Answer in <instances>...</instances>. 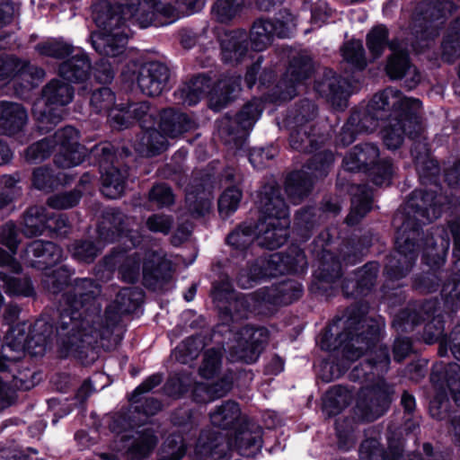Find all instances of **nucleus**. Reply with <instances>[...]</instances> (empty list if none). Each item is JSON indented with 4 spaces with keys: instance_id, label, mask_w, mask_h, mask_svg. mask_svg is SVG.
I'll list each match as a JSON object with an SVG mask.
<instances>
[{
    "instance_id": "nucleus-1",
    "label": "nucleus",
    "mask_w": 460,
    "mask_h": 460,
    "mask_svg": "<svg viewBox=\"0 0 460 460\" xmlns=\"http://www.w3.org/2000/svg\"><path fill=\"white\" fill-rule=\"evenodd\" d=\"M442 213L441 197L432 190H416L407 200L403 212L393 220L397 227L395 252L386 258L385 274L390 280L404 278L411 270L420 250L416 243L421 225L438 218Z\"/></svg>"
},
{
    "instance_id": "nucleus-2",
    "label": "nucleus",
    "mask_w": 460,
    "mask_h": 460,
    "mask_svg": "<svg viewBox=\"0 0 460 460\" xmlns=\"http://www.w3.org/2000/svg\"><path fill=\"white\" fill-rule=\"evenodd\" d=\"M342 332L337 334L335 344L330 340L333 336V326L327 329L321 341V348L325 350H337L341 354V359L336 364L338 373L333 378H338L349 366L359 358L364 352L376 346L379 341L381 326L379 323L363 314L349 313L346 319H339ZM332 379L326 378L329 382Z\"/></svg>"
},
{
    "instance_id": "nucleus-3",
    "label": "nucleus",
    "mask_w": 460,
    "mask_h": 460,
    "mask_svg": "<svg viewBox=\"0 0 460 460\" xmlns=\"http://www.w3.org/2000/svg\"><path fill=\"white\" fill-rule=\"evenodd\" d=\"M53 335V326L45 320H37L33 325L23 322L10 328L6 342L0 349V379H18L14 373L15 363L27 351L33 357L44 355Z\"/></svg>"
},
{
    "instance_id": "nucleus-4",
    "label": "nucleus",
    "mask_w": 460,
    "mask_h": 460,
    "mask_svg": "<svg viewBox=\"0 0 460 460\" xmlns=\"http://www.w3.org/2000/svg\"><path fill=\"white\" fill-rule=\"evenodd\" d=\"M86 278H76L73 281L74 289L62 295L60 320L57 327L62 351L66 357H73L84 363L86 335V293L84 288Z\"/></svg>"
},
{
    "instance_id": "nucleus-5",
    "label": "nucleus",
    "mask_w": 460,
    "mask_h": 460,
    "mask_svg": "<svg viewBox=\"0 0 460 460\" xmlns=\"http://www.w3.org/2000/svg\"><path fill=\"white\" fill-rule=\"evenodd\" d=\"M390 357L388 349L380 346L376 351L371 352L365 363L355 367L349 374L353 380L376 382L360 390V404L370 411L374 418L381 416L387 409L391 401L393 388L388 385L382 376L389 369Z\"/></svg>"
},
{
    "instance_id": "nucleus-6",
    "label": "nucleus",
    "mask_w": 460,
    "mask_h": 460,
    "mask_svg": "<svg viewBox=\"0 0 460 460\" xmlns=\"http://www.w3.org/2000/svg\"><path fill=\"white\" fill-rule=\"evenodd\" d=\"M112 263H119V272L124 281L135 283L140 276L141 263L143 264L144 285L156 289L167 283L172 278V262L165 257L162 250H148L142 256L134 252L129 254L118 252L110 258Z\"/></svg>"
},
{
    "instance_id": "nucleus-7",
    "label": "nucleus",
    "mask_w": 460,
    "mask_h": 460,
    "mask_svg": "<svg viewBox=\"0 0 460 460\" xmlns=\"http://www.w3.org/2000/svg\"><path fill=\"white\" fill-rule=\"evenodd\" d=\"M401 99L398 106L391 111L388 123L381 131L384 145L390 150L400 148L405 137L416 139L422 130L421 102L417 98L407 97L402 92Z\"/></svg>"
},
{
    "instance_id": "nucleus-8",
    "label": "nucleus",
    "mask_w": 460,
    "mask_h": 460,
    "mask_svg": "<svg viewBox=\"0 0 460 460\" xmlns=\"http://www.w3.org/2000/svg\"><path fill=\"white\" fill-rule=\"evenodd\" d=\"M140 298L141 292L137 288L121 289L115 300L114 309H116L117 312H112V305L107 307L105 312V323L100 314L102 305L99 302L94 301L91 305L93 318L92 319V325L88 326V346H93V350L100 348L104 349H108V341L112 334V327L119 320V314L133 312L138 306Z\"/></svg>"
},
{
    "instance_id": "nucleus-9",
    "label": "nucleus",
    "mask_w": 460,
    "mask_h": 460,
    "mask_svg": "<svg viewBox=\"0 0 460 460\" xmlns=\"http://www.w3.org/2000/svg\"><path fill=\"white\" fill-rule=\"evenodd\" d=\"M241 77L237 75L224 76L218 80L212 91V82L205 75H199L184 83L173 93L178 104L192 106L201 98L211 94V102L217 109H221L233 99V95L240 91Z\"/></svg>"
},
{
    "instance_id": "nucleus-10",
    "label": "nucleus",
    "mask_w": 460,
    "mask_h": 460,
    "mask_svg": "<svg viewBox=\"0 0 460 460\" xmlns=\"http://www.w3.org/2000/svg\"><path fill=\"white\" fill-rule=\"evenodd\" d=\"M261 288L247 295L235 294L227 277L213 284L211 296L220 314L232 321L248 318L252 313H260L267 305Z\"/></svg>"
},
{
    "instance_id": "nucleus-11",
    "label": "nucleus",
    "mask_w": 460,
    "mask_h": 460,
    "mask_svg": "<svg viewBox=\"0 0 460 460\" xmlns=\"http://www.w3.org/2000/svg\"><path fill=\"white\" fill-rule=\"evenodd\" d=\"M379 148L372 143L357 145L344 157L343 167L349 172L366 171L374 184L387 186L391 183L394 166L390 160L378 161Z\"/></svg>"
},
{
    "instance_id": "nucleus-12",
    "label": "nucleus",
    "mask_w": 460,
    "mask_h": 460,
    "mask_svg": "<svg viewBox=\"0 0 460 460\" xmlns=\"http://www.w3.org/2000/svg\"><path fill=\"white\" fill-rule=\"evenodd\" d=\"M334 162L330 150H322L313 155L305 169L289 173L285 181V190L293 204L300 203L310 192L313 179L323 177Z\"/></svg>"
},
{
    "instance_id": "nucleus-13",
    "label": "nucleus",
    "mask_w": 460,
    "mask_h": 460,
    "mask_svg": "<svg viewBox=\"0 0 460 460\" xmlns=\"http://www.w3.org/2000/svg\"><path fill=\"white\" fill-rule=\"evenodd\" d=\"M121 76L125 82L136 83L143 94L155 97L167 89L171 72L160 61H147L143 64L132 61L125 66Z\"/></svg>"
},
{
    "instance_id": "nucleus-14",
    "label": "nucleus",
    "mask_w": 460,
    "mask_h": 460,
    "mask_svg": "<svg viewBox=\"0 0 460 460\" xmlns=\"http://www.w3.org/2000/svg\"><path fill=\"white\" fill-rule=\"evenodd\" d=\"M401 102V91L393 87L376 93L365 109L351 113L358 117L355 127L360 133L374 131L379 121L388 118L393 108H396Z\"/></svg>"
},
{
    "instance_id": "nucleus-15",
    "label": "nucleus",
    "mask_w": 460,
    "mask_h": 460,
    "mask_svg": "<svg viewBox=\"0 0 460 460\" xmlns=\"http://www.w3.org/2000/svg\"><path fill=\"white\" fill-rule=\"evenodd\" d=\"M269 338L265 327L246 325L234 333V340L228 345L231 361H242L247 364L255 362L261 353Z\"/></svg>"
},
{
    "instance_id": "nucleus-16",
    "label": "nucleus",
    "mask_w": 460,
    "mask_h": 460,
    "mask_svg": "<svg viewBox=\"0 0 460 460\" xmlns=\"http://www.w3.org/2000/svg\"><path fill=\"white\" fill-rule=\"evenodd\" d=\"M264 110L261 99L253 98L246 102L234 118H225L219 126V134L226 143L237 145L252 128Z\"/></svg>"
},
{
    "instance_id": "nucleus-17",
    "label": "nucleus",
    "mask_w": 460,
    "mask_h": 460,
    "mask_svg": "<svg viewBox=\"0 0 460 460\" xmlns=\"http://www.w3.org/2000/svg\"><path fill=\"white\" fill-rule=\"evenodd\" d=\"M98 158L101 168L105 170L102 174V192L110 199L119 198L125 190L127 171H121L113 164L114 154L110 144L94 146L88 154Z\"/></svg>"
},
{
    "instance_id": "nucleus-18",
    "label": "nucleus",
    "mask_w": 460,
    "mask_h": 460,
    "mask_svg": "<svg viewBox=\"0 0 460 460\" xmlns=\"http://www.w3.org/2000/svg\"><path fill=\"white\" fill-rule=\"evenodd\" d=\"M53 148L58 146L54 164L59 168H71L84 159V146L79 144V131L71 126L64 127L50 137Z\"/></svg>"
},
{
    "instance_id": "nucleus-19",
    "label": "nucleus",
    "mask_w": 460,
    "mask_h": 460,
    "mask_svg": "<svg viewBox=\"0 0 460 460\" xmlns=\"http://www.w3.org/2000/svg\"><path fill=\"white\" fill-rule=\"evenodd\" d=\"M256 265L265 279L286 273H301L307 262L304 252L294 248L288 253L275 252L267 257H260L256 259Z\"/></svg>"
},
{
    "instance_id": "nucleus-20",
    "label": "nucleus",
    "mask_w": 460,
    "mask_h": 460,
    "mask_svg": "<svg viewBox=\"0 0 460 460\" xmlns=\"http://www.w3.org/2000/svg\"><path fill=\"white\" fill-rule=\"evenodd\" d=\"M312 73L313 62L310 58L304 55L294 56L275 87V99L287 101L294 98L297 93V88L309 78Z\"/></svg>"
},
{
    "instance_id": "nucleus-21",
    "label": "nucleus",
    "mask_w": 460,
    "mask_h": 460,
    "mask_svg": "<svg viewBox=\"0 0 460 460\" xmlns=\"http://www.w3.org/2000/svg\"><path fill=\"white\" fill-rule=\"evenodd\" d=\"M0 281L9 296H32L34 288L30 279L18 277L22 272L20 262L10 253L0 248Z\"/></svg>"
},
{
    "instance_id": "nucleus-22",
    "label": "nucleus",
    "mask_w": 460,
    "mask_h": 460,
    "mask_svg": "<svg viewBox=\"0 0 460 460\" xmlns=\"http://www.w3.org/2000/svg\"><path fill=\"white\" fill-rule=\"evenodd\" d=\"M155 118L156 109L148 101L120 104L118 111H112L110 114L112 126L118 129L127 128L134 121L138 122L142 128H152Z\"/></svg>"
},
{
    "instance_id": "nucleus-23",
    "label": "nucleus",
    "mask_w": 460,
    "mask_h": 460,
    "mask_svg": "<svg viewBox=\"0 0 460 460\" xmlns=\"http://www.w3.org/2000/svg\"><path fill=\"white\" fill-rule=\"evenodd\" d=\"M23 262L31 268L45 269L63 260V250L50 241L34 240L21 253Z\"/></svg>"
},
{
    "instance_id": "nucleus-24",
    "label": "nucleus",
    "mask_w": 460,
    "mask_h": 460,
    "mask_svg": "<svg viewBox=\"0 0 460 460\" xmlns=\"http://www.w3.org/2000/svg\"><path fill=\"white\" fill-rule=\"evenodd\" d=\"M128 25L123 24L93 32L91 37L93 49L107 57L123 53L128 40Z\"/></svg>"
},
{
    "instance_id": "nucleus-25",
    "label": "nucleus",
    "mask_w": 460,
    "mask_h": 460,
    "mask_svg": "<svg viewBox=\"0 0 460 460\" xmlns=\"http://www.w3.org/2000/svg\"><path fill=\"white\" fill-rule=\"evenodd\" d=\"M213 188L214 184L208 174L192 180L185 198L186 208L192 217H202L209 212Z\"/></svg>"
},
{
    "instance_id": "nucleus-26",
    "label": "nucleus",
    "mask_w": 460,
    "mask_h": 460,
    "mask_svg": "<svg viewBox=\"0 0 460 460\" xmlns=\"http://www.w3.org/2000/svg\"><path fill=\"white\" fill-rule=\"evenodd\" d=\"M230 446L226 437L219 432L204 430L195 447V460H227Z\"/></svg>"
},
{
    "instance_id": "nucleus-27",
    "label": "nucleus",
    "mask_w": 460,
    "mask_h": 460,
    "mask_svg": "<svg viewBox=\"0 0 460 460\" xmlns=\"http://www.w3.org/2000/svg\"><path fill=\"white\" fill-rule=\"evenodd\" d=\"M258 208L262 218L273 220L289 219L288 207L278 185L265 184L261 187L258 195Z\"/></svg>"
},
{
    "instance_id": "nucleus-28",
    "label": "nucleus",
    "mask_w": 460,
    "mask_h": 460,
    "mask_svg": "<svg viewBox=\"0 0 460 460\" xmlns=\"http://www.w3.org/2000/svg\"><path fill=\"white\" fill-rule=\"evenodd\" d=\"M289 219L273 220L260 217L255 225L258 244L270 250L283 245L288 236Z\"/></svg>"
},
{
    "instance_id": "nucleus-29",
    "label": "nucleus",
    "mask_w": 460,
    "mask_h": 460,
    "mask_svg": "<svg viewBox=\"0 0 460 460\" xmlns=\"http://www.w3.org/2000/svg\"><path fill=\"white\" fill-rule=\"evenodd\" d=\"M347 82L332 70H325L322 78L315 81V91L339 109L346 107Z\"/></svg>"
},
{
    "instance_id": "nucleus-30",
    "label": "nucleus",
    "mask_w": 460,
    "mask_h": 460,
    "mask_svg": "<svg viewBox=\"0 0 460 460\" xmlns=\"http://www.w3.org/2000/svg\"><path fill=\"white\" fill-rule=\"evenodd\" d=\"M234 446L243 456H252L260 452L262 447L261 427L250 420H243L234 434Z\"/></svg>"
},
{
    "instance_id": "nucleus-31",
    "label": "nucleus",
    "mask_w": 460,
    "mask_h": 460,
    "mask_svg": "<svg viewBox=\"0 0 460 460\" xmlns=\"http://www.w3.org/2000/svg\"><path fill=\"white\" fill-rule=\"evenodd\" d=\"M221 60L225 64L237 65L248 53V35L245 31L226 32L220 39Z\"/></svg>"
},
{
    "instance_id": "nucleus-32",
    "label": "nucleus",
    "mask_w": 460,
    "mask_h": 460,
    "mask_svg": "<svg viewBox=\"0 0 460 460\" xmlns=\"http://www.w3.org/2000/svg\"><path fill=\"white\" fill-rule=\"evenodd\" d=\"M379 264L370 261L365 264L356 273V279H346L342 284V290L346 296L358 297L366 296L375 286Z\"/></svg>"
},
{
    "instance_id": "nucleus-33",
    "label": "nucleus",
    "mask_w": 460,
    "mask_h": 460,
    "mask_svg": "<svg viewBox=\"0 0 460 460\" xmlns=\"http://www.w3.org/2000/svg\"><path fill=\"white\" fill-rule=\"evenodd\" d=\"M195 121L187 114L172 108L164 109L160 112L159 128L165 137L175 138L195 129Z\"/></svg>"
},
{
    "instance_id": "nucleus-34",
    "label": "nucleus",
    "mask_w": 460,
    "mask_h": 460,
    "mask_svg": "<svg viewBox=\"0 0 460 460\" xmlns=\"http://www.w3.org/2000/svg\"><path fill=\"white\" fill-rule=\"evenodd\" d=\"M27 112L18 103L0 102V135L15 136L27 122Z\"/></svg>"
},
{
    "instance_id": "nucleus-35",
    "label": "nucleus",
    "mask_w": 460,
    "mask_h": 460,
    "mask_svg": "<svg viewBox=\"0 0 460 460\" xmlns=\"http://www.w3.org/2000/svg\"><path fill=\"white\" fill-rule=\"evenodd\" d=\"M145 3L152 11L143 12L137 18V23L140 28H146L150 25H167L178 18L175 8L170 4H164L160 0H145Z\"/></svg>"
},
{
    "instance_id": "nucleus-36",
    "label": "nucleus",
    "mask_w": 460,
    "mask_h": 460,
    "mask_svg": "<svg viewBox=\"0 0 460 460\" xmlns=\"http://www.w3.org/2000/svg\"><path fill=\"white\" fill-rule=\"evenodd\" d=\"M263 297L268 305H288L302 296L303 288L295 280H285L278 285L261 288Z\"/></svg>"
},
{
    "instance_id": "nucleus-37",
    "label": "nucleus",
    "mask_w": 460,
    "mask_h": 460,
    "mask_svg": "<svg viewBox=\"0 0 460 460\" xmlns=\"http://www.w3.org/2000/svg\"><path fill=\"white\" fill-rule=\"evenodd\" d=\"M209 420L213 426L222 429H229L241 424L243 418L239 404L232 400L223 402L209 412Z\"/></svg>"
},
{
    "instance_id": "nucleus-38",
    "label": "nucleus",
    "mask_w": 460,
    "mask_h": 460,
    "mask_svg": "<svg viewBox=\"0 0 460 460\" xmlns=\"http://www.w3.org/2000/svg\"><path fill=\"white\" fill-rule=\"evenodd\" d=\"M290 131V146L299 152H313L320 148L323 143L324 137L314 133V127H296L287 125Z\"/></svg>"
},
{
    "instance_id": "nucleus-39",
    "label": "nucleus",
    "mask_w": 460,
    "mask_h": 460,
    "mask_svg": "<svg viewBox=\"0 0 460 460\" xmlns=\"http://www.w3.org/2000/svg\"><path fill=\"white\" fill-rule=\"evenodd\" d=\"M41 96L46 106L61 109L72 102L74 88L60 79H52L42 88Z\"/></svg>"
},
{
    "instance_id": "nucleus-40",
    "label": "nucleus",
    "mask_w": 460,
    "mask_h": 460,
    "mask_svg": "<svg viewBox=\"0 0 460 460\" xmlns=\"http://www.w3.org/2000/svg\"><path fill=\"white\" fill-rule=\"evenodd\" d=\"M48 209L40 205L27 208L22 216V232L26 237L42 235L46 232Z\"/></svg>"
},
{
    "instance_id": "nucleus-41",
    "label": "nucleus",
    "mask_w": 460,
    "mask_h": 460,
    "mask_svg": "<svg viewBox=\"0 0 460 460\" xmlns=\"http://www.w3.org/2000/svg\"><path fill=\"white\" fill-rule=\"evenodd\" d=\"M127 220L128 217L119 208H104L98 225L100 235L105 241H113L117 235L125 230Z\"/></svg>"
},
{
    "instance_id": "nucleus-42",
    "label": "nucleus",
    "mask_w": 460,
    "mask_h": 460,
    "mask_svg": "<svg viewBox=\"0 0 460 460\" xmlns=\"http://www.w3.org/2000/svg\"><path fill=\"white\" fill-rule=\"evenodd\" d=\"M70 180L66 173H56L47 165L36 167L31 172V186L47 193L58 190L59 186L66 184Z\"/></svg>"
},
{
    "instance_id": "nucleus-43",
    "label": "nucleus",
    "mask_w": 460,
    "mask_h": 460,
    "mask_svg": "<svg viewBox=\"0 0 460 460\" xmlns=\"http://www.w3.org/2000/svg\"><path fill=\"white\" fill-rule=\"evenodd\" d=\"M351 209L346 217L348 225L353 226L368 213L372 208V192L365 184L351 187Z\"/></svg>"
},
{
    "instance_id": "nucleus-44",
    "label": "nucleus",
    "mask_w": 460,
    "mask_h": 460,
    "mask_svg": "<svg viewBox=\"0 0 460 460\" xmlns=\"http://www.w3.org/2000/svg\"><path fill=\"white\" fill-rule=\"evenodd\" d=\"M134 146L140 155L150 157L165 151L168 147V141L164 135L152 127L138 137Z\"/></svg>"
},
{
    "instance_id": "nucleus-45",
    "label": "nucleus",
    "mask_w": 460,
    "mask_h": 460,
    "mask_svg": "<svg viewBox=\"0 0 460 460\" xmlns=\"http://www.w3.org/2000/svg\"><path fill=\"white\" fill-rule=\"evenodd\" d=\"M278 25L274 20L259 18L255 20L250 31V40L255 51H262L270 45L277 35Z\"/></svg>"
},
{
    "instance_id": "nucleus-46",
    "label": "nucleus",
    "mask_w": 460,
    "mask_h": 460,
    "mask_svg": "<svg viewBox=\"0 0 460 460\" xmlns=\"http://www.w3.org/2000/svg\"><path fill=\"white\" fill-rule=\"evenodd\" d=\"M449 238L444 229H437V237L427 235L423 244V258L428 264H437L449 249Z\"/></svg>"
},
{
    "instance_id": "nucleus-47",
    "label": "nucleus",
    "mask_w": 460,
    "mask_h": 460,
    "mask_svg": "<svg viewBox=\"0 0 460 460\" xmlns=\"http://www.w3.org/2000/svg\"><path fill=\"white\" fill-rule=\"evenodd\" d=\"M440 365H437L431 374V380L438 382L439 374H443V378L449 394L455 402L460 405V365L457 363H448L440 370Z\"/></svg>"
},
{
    "instance_id": "nucleus-48",
    "label": "nucleus",
    "mask_w": 460,
    "mask_h": 460,
    "mask_svg": "<svg viewBox=\"0 0 460 460\" xmlns=\"http://www.w3.org/2000/svg\"><path fill=\"white\" fill-rule=\"evenodd\" d=\"M455 8V4L450 0H445L444 3L437 2L429 5L424 13V20L429 22H436V24L431 26L430 31H428V30L423 31L420 37L426 39L437 36L438 33V28L443 23V19L450 14Z\"/></svg>"
},
{
    "instance_id": "nucleus-49",
    "label": "nucleus",
    "mask_w": 460,
    "mask_h": 460,
    "mask_svg": "<svg viewBox=\"0 0 460 460\" xmlns=\"http://www.w3.org/2000/svg\"><path fill=\"white\" fill-rule=\"evenodd\" d=\"M317 116V107L310 100L300 101L287 116V125L314 127L312 122Z\"/></svg>"
},
{
    "instance_id": "nucleus-50",
    "label": "nucleus",
    "mask_w": 460,
    "mask_h": 460,
    "mask_svg": "<svg viewBox=\"0 0 460 460\" xmlns=\"http://www.w3.org/2000/svg\"><path fill=\"white\" fill-rule=\"evenodd\" d=\"M93 19L102 30L123 24L122 16L112 11L110 3L105 0L93 4Z\"/></svg>"
},
{
    "instance_id": "nucleus-51",
    "label": "nucleus",
    "mask_w": 460,
    "mask_h": 460,
    "mask_svg": "<svg viewBox=\"0 0 460 460\" xmlns=\"http://www.w3.org/2000/svg\"><path fill=\"white\" fill-rule=\"evenodd\" d=\"M58 74L67 81L84 82L86 78V58L84 55L73 56L60 64Z\"/></svg>"
},
{
    "instance_id": "nucleus-52",
    "label": "nucleus",
    "mask_w": 460,
    "mask_h": 460,
    "mask_svg": "<svg viewBox=\"0 0 460 460\" xmlns=\"http://www.w3.org/2000/svg\"><path fill=\"white\" fill-rule=\"evenodd\" d=\"M204 348L203 339L190 336L181 341L172 351V356L181 364H188L198 358Z\"/></svg>"
},
{
    "instance_id": "nucleus-53",
    "label": "nucleus",
    "mask_w": 460,
    "mask_h": 460,
    "mask_svg": "<svg viewBox=\"0 0 460 460\" xmlns=\"http://www.w3.org/2000/svg\"><path fill=\"white\" fill-rule=\"evenodd\" d=\"M388 30L384 25L374 27L367 35V46L374 58L382 56L386 47L393 51L395 49L394 42H388Z\"/></svg>"
},
{
    "instance_id": "nucleus-54",
    "label": "nucleus",
    "mask_w": 460,
    "mask_h": 460,
    "mask_svg": "<svg viewBox=\"0 0 460 460\" xmlns=\"http://www.w3.org/2000/svg\"><path fill=\"white\" fill-rule=\"evenodd\" d=\"M137 434V437L128 448V454L132 460H143L155 448L157 438L150 429H145Z\"/></svg>"
},
{
    "instance_id": "nucleus-55",
    "label": "nucleus",
    "mask_w": 460,
    "mask_h": 460,
    "mask_svg": "<svg viewBox=\"0 0 460 460\" xmlns=\"http://www.w3.org/2000/svg\"><path fill=\"white\" fill-rule=\"evenodd\" d=\"M244 7V0H217L211 12L221 23H229L237 17Z\"/></svg>"
},
{
    "instance_id": "nucleus-56",
    "label": "nucleus",
    "mask_w": 460,
    "mask_h": 460,
    "mask_svg": "<svg viewBox=\"0 0 460 460\" xmlns=\"http://www.w3.org/2000/svg\"><path fill=\"white\" fill-rule=\"evenodd\" d=\"M350 400L351 395L345 387L333 386L324 396L323 407L329 415H336L350 403Z\"/></svg>"
},
{
    "instance_id": "nucleus-57",
    "label": "nucleus",
    "mask_w": 460,
    "mask_h": 460,
    "mask_svg": "<svg viewBox=\"0 0 460 460\" xmlns=\"http://www.w3.org/2000/svg\"><path fill=\"white\" fill-rule=\"evenodd\" d=\"M233 377L230 375H225L220 380L211 385L199 384L194 389V396L198 398L201 394L205 393L207 397L200 401H213L227 394L232 389Z\"/></svg>"
},
{
    "instance_id": "nucleus-58",
    "label": "nucleus",
    "mask_w": 460,
    "mask_h": 460,
    "mask_svg": "<svg viewBox=\"0 0 460 460\" xmlns=\"http://www.w3.org/2000/svg\"><path fill=\"white\" fill-rule=\"evenodd\" d=\"M441 48L442 58L448 63L460 57V17L451 24Z\"/></svg>"
},
{
    "instance_id": "nucleus-59",
    "label": "nucleus",
    "mask_w": 460,
    "mask_h": 460,
    "mask_svg": "<svg viewBox=\"0 0 460 460\" xmlns=\"http://www.w3.org/2000/svg\"><path fill=\"white\" fill-rule=\"evenodd\" d=\"M341 275V262L330 252L323 253L315 271L316 278L323 283H334Z\"/></svg>"
},
{
    "instance_id": "nucleus-60",
    "label": "nucleus",
    "mask_w": 460,
    "mask_h": 460,
    "mask_svg": "<svg viewBox=\"0 0 460 460\" xmlns=\"http://www.w3.org/2000/svg\"><path fill=\"white\" fill-rule=\"evenodd\" d=\"M256 236L255 225L243 223L227 235L226 242L235 250L244 251Z\"/></svg>"
},
{
    "instance_id": "nucleus-61",
    "label": "nucleus",
    "mask_w": 460,
    "mask_h": 460,
    "mask_svg": "<svg viewBox=\"0 0 460 460\" xmlns=\"http://www.w3.org/2000/svg\"><path fill=\"white\" fill-rule=\"evenodd\" d=\"M75 273V270H71L66 265L61 266L45 278L44 287L50 294L58 295L67 287Z\"/></svg>"
},
{
    "instance_id": "nucleus-62",
    "label": "nucleus",
    "mask_w": 460,
    "mask_h": 460,
    "mask_svg": "<svg viewBox=\"0 0 460 460\" xmlns=\"http://www.w3.org/2000/svg\"><path fill=\"white\" fill-rule=\"evenodd\" d=\"M343 59L353 68L363 70L367 66L365 49L360 40H349L341 49Z\"/></svg>"
},
{
    "instance_id": "nucleus-63",
    "label": "nucleus",
    "mask_w": 460,
    "mask_h": 460,
    "mask_svg": "<svg viewBox=\"0 0 460 460\" xmlns=\"http://www.w3.org/2000/svg\"><path fill=\"white\" fill-rule=\"evenodd\" d=\"M35 49L42 56L62 59L73 52V46L62 40L50 39L38 43Z\"/></svg>"
},
{
    "instance_id": "nucleus-64",
    "label": "nucleus",
    "mask_w": 460,
    "mask_h": 460,
    "mask_svg": "<svg viewBox=\"0 0 460 460\" xmlns=\"http://www.w3.org/2000/svg\"><path fill=\"white\" fill-rule=\"evenodd\" d=\"M359 456L360 460H400V456L396 453H384L375 438H367L361 443Z\"/></svg>"
}]
</instances>
